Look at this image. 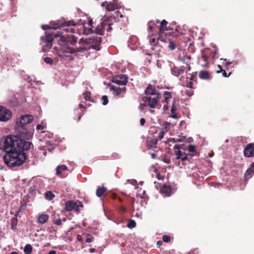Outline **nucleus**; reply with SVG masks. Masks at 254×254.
Returning a JSON list of instances; mask_svg holds the SVG:
<instances>
[{
  "label": "nucleus",
  "instance_id": "nucleus-24",
  "mask_svg": "<svg viewBox=\"0 0 254 254\" xmlns=\"http://www.w3.org/2000/svg\"><path fill=\"white\" fill-rule=\"evenodd\" d=\"M101 44V37H99L96 39L95 41L92 42V48L97 50L99 51L100 50V46Z\"/></svg>",
  "mask_w": 254,
  "mask_h": 254
},
{
  "label": "nucleus",
  "instance_id": "nucleus-11",
  "mask_svg": "<svg viewBox=\"0 0 254 254\" xmlns=\"http://www.w3.org/2000/svg\"><path fill=\"white\" fill-rule=\"evenodd\" d=\"M121 3L118 0H113L112 1L107 4L106 9L107 11H113L115 9L121 8Z\"/></svg>",
  "mask_w": 254,
  "mask_h": 254
},
{
  "label": "nucleus",
  "instance_id": "nucleus-20",
  "mask_svg": "<svg viewBox=\"0 0 254 254\" xmlns=\"http://www.w3.org/2000/svg\"><path fill=\"white\" fill-rule=\"evenodd\" d=\"M105 31L104 20L95 28V32L98 35H102Z\"/></svg>",
  "mask_w": 254,
  "mask_h": 254
},
{
  "label": "nucleus",
  "instance_id": "nucleus-30",
  "mask_svg": "<svg viewBox=\"0 0 254 254\" xmlns=\"http://www.w3.org/2000/svg\"><path fill=\"white\" fill-rule=\"evenodd\" d=\"M32 251V247L30 244H27L24 248L25 254H31Z\"/></svg>",
  "mask_w": 254,
  "mask_h": 254
},
{
  "label": "nucleus",
  "instance_id": "nucleus-25",
  "mask_svg": "<svg viewBox=\"0 0 254 254\" xmlns=\"http://www.w3.org/2000/svg\"><path fill=\"white\" fill-rule=\"evenodd\" d=\"M106 190L107 189L105 187H99L96 190V194L98 197H100Z\"/></svg>",
  "mask_w": 254,
  "mask_h": 254
},
{
  "label": "nucleus",
  "instance_id": "nucleus-52",
  "mask_svg": "<svg viewBox=\"0 0 254 254\" xmlns=\"http://www.w3.org/2000/svg\"><path fill=\"white\" fill-rule=\"evenodd\" d=\"M77 240L79 242H82V236L80 235H77Z\"/></svg>",
  "mask_w": 254,
  "mask_h": 254
},
{
  "label": "nucleus",
  "instance_id": "nucleus-46",
  "mask_svg": "<svg viewBox=\"0 0 254 254\" xmlns=\"http://www.w3.org/2000/svg\"><path fill=\"white\" fill-rule=\"evenodd\" d=\"M176 110H177V108H176V106L175 105V101H174V103L173 104L172 107H171L172 113H173Z\"/></svg>",
  "mask_w": 254,
  "mask_h": 254
},
{
  "label": "nucleus",
  "instance_id": "nucleus-39",
  "mask_svg": "<svg viewBox=\"0 0 254 254\" xmlns=\"http://www.w3.org/2000/svg\"><path fill=\"white\" fill-rule=\"evenodd\" d=\"M196 72L192 73L191 74V76L190 78V81H195L196 80Z\"/></svg>",
  "mask_w": 254,
  "mask_h": 254
},
{
  "label": "nucleus",
  "instance_id": "nucleus-47",
  "mask_svg": "<svg viewBox=\"0 0 254 254\" xmlns=\"http://www.w3.org/2000/svg\"><path fill=\"white\" fill-rule=\"evenodd\" d=\"M180 159H181L182 161H186V160H187V156L185 154V153H184L183 155L181 157V158H180Z\"/></svg>",
  "mask_w": 254,
  "mask_h": 254
},
{
  "label": "nucleus",
  "instance_id": "nucleus-6",
  "mask_svg": "<svg viewBox=\"0 0 254 254\" xmlns=\"http://www.w3.org/2000/svg\"><path fill=\"white\" fill-rule=\"evenodd\" d=\"M11 118V111L3 107L0 106V121L5 122Z\"/></svg>",
  "mask_w": 254,
  "mask_h": 254
},
{
  "label": "nucleus",
  "instance_id": "nucleus-60",
  "mask_svg": "<svg viewBox=\"0 0 254 254\" xmlns=\"http://www.w3.org/2000/svg\"><path fill=\"white\" fill-rule=\"evenodd\" d=\"M162 244V242L161 241H158L157 242V245L159 247Z\"/></svg>",
  "mask_w": 254,
  "mask_h": 254
},
{
  "label": "nucleus",
  "instance_id": "nucleus-8",
  "mask_svg": "<svg viewBox=\"0 0 254 254\" xmlns=\"http://www.w3.org/2000/svg\"><path fill=\"white\" fill-rule=\"evenodd\" d=\"M128 80L127 76L125 74H121L117 75L112 79V82L120 85H125L127 84Z\"/></svg>",
  "mask_w": 254,
  "mask_h": 254
},
{
  "label": "nucleus",
  "instance_id": "nucleus-32",
  "mask_svg": "<svg viewBox=\"0 0 254 254\" xmlns=\"http://www.w3.org/2000/svg\"><path fill=\"white\" fill-rule=\"evenodd\" d=\"M136 226V223L134 220H129L127 226L128 228L130 229H132L134 228Z\"/></svg>",
  "mask_w": 254,
  "mask_h": 254
},
{
  "label": "nucleus",
  "instance_id": "nucleus-36",
  "mask_svg": "<svg viewBox=\"0 0 254 254\" xmlns=\"http://www.w3.org/2000/svg\"><path fill=\"white\" fill-rule=\"evenodd\" d=\"M162 240L166 243H169L171 241V237L170 236L163 235L162 237Z\"/></svg>",
  "mask_w": 254,
  "mask_h": 254
},
{
  "label": "nucleus",
  "instance_id": "nucleus-61",
  "mask_svg": "<svg viewBox=\"0 0 254 254\" xmlns=\"http://www.w3.org/2000/svg\"><path fill=\"white\" fill-rule=\"evenodd\" d=\"M95 252V249L93 248H91L89 250V252L91 253H94Z\"/></svg>",
  "mask_w": 254,
  "mask_h": 254
},
{
  "label": "nucleus",
  "instance_id": "nucleus-19",
  "mask_svg": "<svg viewBox=\"0 0 254 254\" xmlns=\"http://www.w3.org/2000/svg\"><path fill=\"white\" fill-rule=\"evenodd\" d=\"M168 24V22L166 20H163L160 23L159 34V35H163V33L164 31H167L168 30L167 25Z\"/></svg>",
  "mask_w": 254,
  "mask_h": 254
},
{
  "label": "nucleus",
  "instance_id": "nucleus-27",
  "mask_svg": "<svg viewBox=\"0 0 254 254\" xmlns=\"http://www.w3.org/2000/svg\"><path fill=\"white\" fill-rule=\"evenodd\" d=\"M105 30H106L107 32H111L112 28L111 27V23L110 22V18H107L106 20H104Z\"/></svg>",
  "mask_w": 254,
  "mask_h": 254
},
{
  "label": "nucleus",
  "instance_id": "nucleus-31",
  "mask_svg": "<svg viewBox=\"0 0 254 254\" xmlns=\"http://www.w3.org/2000/svg\"><path fill=\"white\" fill-rule=\"evenodd\" d=\"M163 96L164 97L166 103L167 104H168V102H167L168 99L172 98L171 93L169 91H165L163 94Z\"/></svg>",
  "mask_w": 254,
  "mask_h": 254
},
{
  "label": "nucleus",
  "instance_id": "nucleus-29",
  "mask_svg": "<svg viewBox=\"0 0 254 254\" xmlns=\"http://www.w3.org/2000/svg\"><path fill=\"white\" fill-rule=\"evenodd\" d=\"M45 196L46 199L51 200L55 197V195L52 191H49L45 193Z\"/></svg>",
  "mask_w": 254,
  "mask_h": 254
},
{
  "label": "nucleus",
  "instance_id": "nucleus-9",
  "mask_svg": "<svg viewBox=\"0 0 254 254\" xmlns=\"http://www.w3.org/2000/svg\"><path fill=\"white\" fill-rule=\"evenodd\" d=\"M65 47V49L63 50L62 52L63 53H69V54H75L77 52H82L85 50V48L84 47H77V48H72L68 46L67 44L63 45Z\"/></svg>",
  "mask_w": 254,
  "mask_h": 254
},
{
  "label": "nucleus",
  "instance_id": "nucleus-13",
  "mask_svg": "<svg viewBox=\"0 0 254 254\" xmlns=\"http://www.w3.org/2000/svg\"><path fill=\"white\" fill-rule=\"evenodd\" d=\"M160 191L164 196H169L171 194L172 189L169 185H164L161 187Z\"/></svg>",
  "mask_w": 254,
  "mask_h": 254
},
{
  "label": "nucleus",
  "instance_id": "nucleus-2",
  "mask_svg": "<svg viewBox=\"0 0 254 254\" xmlns=\"http://www.w3.org/2000/svg\"><path fill=\"white\" fill-rule=\"evenodd\" d=\"M33 120V117L32 115L21 116L15 127L16 134L24 139H30L33 136L34 129L33 126L29 124Z\"/></svg>",
  "mask_w": 254,
  "mask_h": 254
},
{
  "label": "nucleus",
  "instance_id": "nucleus-12",
  "mask_svg": "<svg viewBox=\"0 0 254 254\" xmlns=\"http://www.w3.org/2000/svg\"><path fill=\"white\" fill-rule=\"evenodd\" d=\"M19 137V138L21 139V144L19 145L20 146L19 147L21 148L20 153H25L24 151L28 150L31 148H32L33 147V145L31 142L25 141V140H27L26 139H24L20 136Z\"/></svg>",
  "mask_w": 254,
  "mask_h": 254
},
{
  "label": "nucleus",
  "instance_id": "nucleus-55",
  "mask_svg": "<svg viewBox=\"0 0 254 254\" xmlns=\"http://www.w3.org/2000/svg\"><path fill=\"white\" fill-rule=\"evenodd\" d=\"M130 183L133 185V186H135L137 184V181L135 180H132L130 182Z\"/></svg>",
  "mask_w": 254,
  "mask_h": 254
},
{
  "label": "nucleus",
  "instance_id": "nucleus-22",
  "mask_svg": "<svg viewBox=\"0 0 254 254\" xmlns=\"http://www.w3.org/2000/svg\"><path fill=\"white\" fill-rule=\"evenodd\" d=\"M199 77L201 79L209 80L210 79V75L207 71L201 70L199 72Z\"/></svg>",
  "mask_w": 254,
  "mask_h": 254
},
{
  "label": "nucleus",
  "instance_id": "nucleus-53",
  "mask_svg": "<svg viewBox=\"0 0 254 254\" xmlns=\"http://www.w3.org/2000/svg\"><path fill=\"white\" fill-rule=\"evenodd\" d=\"M144 103L143 104H140L139 108L140 110L143 111L144 110V107H145Z\"/></svg>",
  "mask_w": 254,
  "mask_h": 254
},
{
  "label": "nucleus",
  "instance_id": "nucleus-54",
  "mask_svg": "<svg viewBox=\"0 0 254 254\" xmlns=\"http://www.w3.org/2000/svg\"><path fill=\"white\" fill-rule=\"evenodd\" d=\"M43 128V127L41 125H38L36 127V129L37 130L42 129Z\"/></svg>",
  "mask_w": 254,
  "mask_h": 254
},
{
  "label": "nucleus",
  "instance_id": "nucleus-59",
  "mask_svg": "<svg viewBox=\"0 0 254 254\" xmlns=\"http://www.w3.org/2000/svg\"><path fill=\"white\" fill-rule=\"evenodd\" d=\"M48 254H56V251L54 250L51 251L48 253Z\"/></svg>",
  "mask_w": 254,
  "mask_h": 254
},
{
  "label": "nucleus",
  "instance_id": "nucleus-4",
  "mask_svg": "<svg viewBox=\"0 0 254 254\" xmlns=\"http://www.w3.org/2000/svg\"><path fill=\"white\" fill-rule=\"evenodd\" d=\"M145 96L142 98L145 106H148L151 109L156 108L161 97L160 93L154 86L149 84L145 90Z\"/></svg>",
  "mask_w": 254,
  "mask_h": 254
},
{
  "label": "nucleus",
  "instance_id": "nucleus-41",
  "mask_svg": "<svg viewBox=\"0 0 254 254\" xmlns=\"http://www.w3.org/2000/svg\"><path fill=\"white\" fill-rule=\"evenodd\" d=\"M222 72V75L224 77H228L230 76V75L231 74V73H229L228 75H227V73L226 72L225 70H223V69H221V71H217V73H219V72Z\"/></svg>",
  "mask_w": 254,
  "mask_h": 254
},
{
  "label": "nucleus",
  "instance_id": "nucleus-42",
  "mask_svg": "<svg viewBox=\"0 0 254 254\" xmlns=\"http://www.w3.org/2000/svg\"><path fill=\"white\" fill-rule=\"evenodd\" d=\"M163 126L164 128L168 129L170 127V123L168 122H165L163 123Z\"/></svg>",
  "mask_w": 254,
  "mask_h": 254
},
{
  "label": "nucleus",
  "instance_id": "nucleus-43",
  "mask_svg": "<svg viewBox=\"0 0 254 254\" xmlns=\"http://www.w3.org/2000/svg\"><path fill=\"white\" fill-rule=\"evenodd\" d=\"M188 150L190 152H193L195 151L194 146L192 145H189Z\"/></svg>",
  "mask_w": 254,
  "mask_h": 254
},
{
  "label": "nucleus",
  "instance_id": "nucleus-5",
  "mask_svg": "<svg viewBox=\"0 0 254 254\" xmlns=\"http://www.w3.org/2000/svg\"><path fill=\"white\" fill-rule=\"evenodd\" d=\"M54 35L53 34H48L45 36L41 37V42L40 44L42 46L41 50L43 52H47L49 51L52 46Z\"/></svg>",
  "mask_w": 254,
  "mask_h": 254
},
{
  "label": "nucleus",
  "instance_id": "nucleus-15",
  "mask_svg": "<svg viewBox=\"0 0 254 254\" xmlns=\"http://www.w3.org/2000/svg\"><path fill=\"white\" fill-rule=\"evenodd\" d=\"M254 175V162H253L250 167L247 169L245 173V177L247 179L251 178Z\"/></svg>",
  "mask_w": 254,
  "mask_h": 254
},
{
  "label": "nucleus",
  "instance_id": "nucleus-34",
  "mask_svg": "<svg viewBox=\"0 0 254 254\" xmlns=\"http://www.w3.org/2000/svg\"><path fill=\"white\" fill-rule=\"evenodd\" d=\"M86 239L85 240V242L87 243H91L93 241L94 238L90 234H86Z\"/></svg>",
  "mask_w": 254,
  "mask_h": 254
},
{
  "label": "nucleus",
  "instance_id": "nucleus-33",
  "mask_svg": "<svg viewBox=\"0 0 254 254\" xmlns=\"http://www.w3.org/2000/svg\"><path fill=\"white\" fill-rule=\"evenodd\" d=\"M43 61L45 63L47 64H49L50 65H52L54 62L53 60L51 58L48 57L44 58Z\"/></svg>",
  "mask_w": 254,
  "mask_h": 254
},
{
  "label": "nucleus",
  "instance_id": "nucleus-17",
  "mask_svg": "<svg viewBox=\"0 0 254 254\" xmlns=\"http://www.w3.org/2000/svg\"><path fill=\"white\" fill-rule=\"evenodd\" d=\"M160 22V21L158 20H151L148 22V33H150L151 32H152L157 27V24Z\"/></svg>",
  "mask_w": 254,
  "mask_h": 254
},
{
  "label": "nucleus",
  "instance_id": "nucleus-37",
  "mask_svg": "<svg viewBox=\"0 0 254 254\" xmlns=\"http://www.w3.org/2000/svg\"><path fill=\"white\" fill-rule=\"evenodd\" d=\"M168 48L171 50H174L176 48L175 44L172 41H170V40H169Z\"/></svg>",
  "mask_w": 254,
  "mask_h": 254
},
{
  "label": "nucleus",
  "instance_id": "nucleus-7",
  "mask_svg": "<svg viewBox=\"0 0 254 254\" xmlns=\"http://www.w3.org/2000/svg\"><path fill=\"white\" fill-rule=\"evenodd\" d=\"M82 204L79 205L77 202L73 200H68L65 202V209L67 211H71L72 210L78 211L79 207H82Z\"/></svg>",
  "mask_w": 254,
  "mask_h": 254
},
{
  "label": "nucleus",
  "instance_id": "nucleus-56",
  "mask_svg": "<svg viewBox=\"0 0 254 254\" xmlns=\"http://www.w3.org/2000/svg\"><path fill=\"white\" fill-rule=\"evenodd\" d=\"M202 60L204 62H206V61H207V58L204 55H202Z\"/></svg>",
  "mask_w": 254,
  "mask_h": 254
},
{
  "label": "nucleus",
  "instance_id": "nucleus-51",
  "mask_svg": "<svg viewBox=\"0 0 254 254\" xmlns=\"http://www.w3.org/2000/svg\"><path fill=\"white\" fill-rule=\"evenodd\" d=\"M42 28L44 30L51 29V27L48 25H44L42 26Z\"/></svg>",
  "mask_w": 254,
  "mask_h": 254
},
{
  "label": "nucleus",
  "instance_id": "nucleus-10",
  "mask_svg": "<svg viewBox=\"0 0 254 254\" xmlns=\"http://www.w3.org/2000/svg\"><path fill=\"white\" fill-rule=\"evenodd\" d=\"M244 155L246 157H254V143L248 144L244 149Z\"/></svg>",
  "mask_w": 254,
  "mask_h": 254
},
{
  "label": "nucleus",
  "instance_id": "nucleus-16",
  "mask_svg": "<svg viewBox=\"0 0 254 254\" xmlns=\"http://www.w3.org/2000/svg\"><path fill=\"white\" fill-rule=\"evenodd\" d=\"M111 90L114 91V94L116 96L119 95L122 92L125 93L126 92V88L125 87L121 88L112 86Z\"/></svg>",
  "mask_w": 254,
  "mask_h": 254
},
{
  "label": "nucleus",
  "instance_id": "nucleus-45",
  "mask_svg": "<svg viewBox=\"0 0 254 254\" xmlns=\"http://www.w3.org/2000/svg\"><path fill=\"white\" fill-rule=\"evenodd\" d=\"M54 224L57 225H61L62 224V220L61 219L59 218L57 220H56L54 221Z\"/></svg>",
  "mask_w": 254,
  "mask_h": 254
},
{
  "label": "nucleus",
  "instance_id": "nucleus-50",
  "mask_svg": "<svg viewBox=\"0 0 254 254\" xmlns=\"http://www.w3.org/2000/svg\"><path fill=\"white\" fill-rule=\"evenodd\" d=\"M186 86L190 88H192V82L191 81H190L188 83H187Z\"/></svg>",
  "mask_w": 254,
  "mask_h": 254
},
{
  "label": "nucleus",
  "instance_id": "nucleus-1",
  "mask_svg": "<svg viewBox=\"0 0 254 254\" xmlns=\"http://www.w3.org/2000/svg\"><path fill=\"white\" fill-rule=\"evenodd\" d=\"M16 134L15 136L7 135L0 140V149L5 152L3 160L9 167H18L26 159L25 153H20L21 139Z\"/></svg>",
  "mask_w": 254,
  "mask_h": 254
},
{
  "label": "nucleus",
  "instance_id": "nucleus-21",
  "mask_svg": "<svg viewBox=\"0 0 254 254\" xmlns=\"http://www.w3.org/2000/svg\"><path fill=\"white\" fill-rule=\"evenodd\" d=\"M184 72L183 69L179 68L177 67H174L171 69V73L173 75L178 77L180 75L183 74Z\"/></svg>",
  "mask_w": 254,
  "mask_h": 254
},
{
  "label": "nucleus",
  "instance_id": "nucleus-35",
  "mask_svg": "<svg viewBox=\"0 0 254 254\" xmlns=\"http://www.w3.org/2000/svg\"><path fill=\"white\" fill-rule=\"evenodd\" d=\"M84 98L86 101H89L91 96V92L90 91H86L83 93Z\"/></svg>",
  "mask_w": 254,
  "mask_h": 254
},
{
  "label": "nucleus",
  "instance_id": "nucleus-23",
  "mask_svg": "<svg viewBox=\"0 0 254 254\" xmlns=\"http://www.w3.org/2000/svg\"><path fill=\"white\" fill-rule=\"evenodd\" d=\"M179 145H176L174 147L175 149V153L176 155V159H180V158L183 155L185 152H182L181 151Z\"/></svg>",
  "mask_w": 254,
  "mask_h": 254
},
{
  "label": "nucleus",
  "instance_id": "nucleus-40",
  "mask_svg": "<svg viewBox=\"0 0 254 254\" xmlns=\"http://www.w3.org/2000/svg\"><path fill=\"white\" fill-rule=\"evenodd\" d=\"M165 132L163 130L161 131L159 133L158 135V139L159 140L162 139L164 136Z\"/></svg>",
  "mask_w": 254,
  "mask_h": 254
},
{
  "label": "nucleus",
  "instance_id": "nucleus-62",
  "mask_svg": "<svg viewBox=\"0 0 254 254\" xmlns=\"http://www.w3.org/2000/svg\"><path fill=\"white\" fill-rule=\"evenodd\" d=\"M186 94L189 96H190L192 95V93H190L189 91H186Z\"/></svg>",
  "mask_w": 254,
  "mask_h": 254
},
{
  "label": "nucleus",
  "instance_id": "nucleus-18",
  "mask_svg": "<svg viewBox=\"0 0 254 254\" xmlns=\"http://www.w3.org/2000/svg\"><path fill=\"white\" fill-rule=\"evenodd\" d=\"M49 219V215L46 214H41L39 215L37 222L40 224L45 223Z\"/></svg>",
  "mask_w": 254,
  "mask_h": 254
},
{
  "label": "nucleus",
  "instance_id": "nucleus-3",
  "mask_svg": "<svg viewBox=\"0 0 254 254\" xmlns=\"http://www.w3.org/2000/svg\"><path fill=\"white\" fill-rule=\"evenodd\" d=\"M76 23L73 20L65 21L64 25L62 26L64 32H58L54 34V37H59L61 40L62 45L66 44L73 46L77 43V38L72 33H74V29L70 26H75Z\"/></svg>",
  "mask_w": 254,
  "mask_h": 254
},
{
  "label": "nucleus",
  "instance_id": "nucleus-63",
  "mask_svg": "<svg viewBox=\"0 0 254 254\" xmlns=\"http://www.w3.org/2000/svg\"><path fill=\"white\" fill-rule=\"evenodd\" d=\"M168 107L167 106V105H164L163 106V109L164 111H166L167 109H168Z\"/></svg>",
  "mask_w": 254,
  "mask_h": 254
},
{
  "label": "nucleus",
  "instance_id": "nucleus-14",
  "mask_svg": "<svg viewBox=\"0 0 254 254\" xmlns=\"http://www.w3.org/2000/svg\"><path fill=\"white\" fill-rule=\"evenodd\" d=\"M149 42L151 44V46L153 47L156 46L158 43L159 40H160L162 42H166V39H164V38L162 37V35H159V37L157 38V40L155 38L153 37L152 36H149ZM152 50H154L153 48H152Z\"/></svg>",
  "mask_w": 254,
  "mask_h": 254
},
{
  "label": "nucleus",
  "instance_id": "nucleus-64",
  "mask_svg": "<svg viewBox=\"0 0 254 254\" xmlns=\"http://www.w3.org/2000/svg\"><path fill=\"white\" fill-rule=\"evenodd\" d=\"M151 157L153 159H155L156 158V155L154 153L151 154Z\"/></svg>",
  "mask_w": 254,
  "mask_h": 254
},
{
  "label": "nucleus",
  "instance_id": "nucleus-28",
  "mask_svg": "<svg viewBox=\"0 0 254 254\" xmlns=\"http://www.w3.org/2000/svg\"><path fill=\"white\" fill-rule=\"evenodd\" d=\"M92 24H93V21L92 19H90L88 23V25L90 27L88 28V31H86V28L84 27V34H88L90 33H91L93 32L92 30Z\"/></svg>",
  "mask_w": 254,
  "mask_h": 254
},
{
  "label": "nucleus",
  "instance_id": "nucleus-26",
  "mask_svg": "<svg viewBox=\"0 0 254 254\" xmlns=\"http://www.w3.org/2000/svg\"><path fill=\"white\" fill-rule=\"evenodd\" d=\"M67 167L64 165H59L57 166L56 169V175H60L62 173L63 171L67 170Z\"/></svg>",
  "mask_w": 254,
  "mask_h": 254
},
{
  "label": "nucleus",
  "instance_id": "nucleus-58",
  "mask_svg": "<svg viewBox=\"0 0 254 254\" xmlns=\"http://www.w3.org/2000/svg\"><path fill=\"white\" fill-rule=\"evenodd\" d=\"M157 178L159 180H163V177L161 176L159 174H158V175H157Z\"/></svg>",
  "mask_w": 254,
  "mask_h": 254
},
{
  "label": "nucleus",
  "instance_id": "nucleus-38",
  "mask_svg": "<svg viewBox=\"0 0 254 254\" xmlns=\"http://www.w3.org/2000/svg\"><path fill=\"white\" fill-rule=\"evenodd\" d=\"M102 99L103 100V105H106L108 103V98L107 96L104 95L102 96Z\"/></svg>",
  "mask_w": 254,
  "mask_h": 254
},
{
  "label": "nucleus",
  "instance_id": "nucleus-48",
  "mask_svg": "<svg viewBox=\"0 0 254 254\" xmlns=\"http://www.w3.org/2000/svg\"><path fill=\"white\" fill-rule=\"evenodd\" d=\"M119 209H120V212H122V213L125 212L126 211V208L123 206H120Z\"/></svg>",
  "mask_w": 254,
  "mask_h": 254
},
{
  "label": "nucleus",
  "instance_id": "nucleus-57",
  "mask_svg": "<svg viewBox=\"0 0 254 254\" xmlns=\"http://www.w3.org/2000/svg\"><path fill=\"white\" fill-rule=\"evenodd\" d=\"M88 43V42L86 41V40H83V39H80L79 43L81 44V43Z\"/></svg>",
  "mask_w": 254,
  "mask_h": 254
},
{
  "label": "nucleus",
  "instance_id": "nucleus-49",
  "mask_svg": "<svg viewBox=\"0 0 254 254\" xmlns=\"http://www.w3.org/2000/svg\"><path fill=\"white\" fill-rule=\"evenodd\" d=\"M145 123V120L144 118H141L140 120V125L141 126H143L144 125Z\"/></svg>",
  "mask_w": 254,
  "mask_h": 254
},
{
  "label": "nucleus",
  "instance_id": "nucleus-44",
  "mask_svg": "<svg viewBox=\"0 0 254 254\" xmlns=\"http://www.w3.org/2000/svg\"><path fill=\"white\" fill-rule=\"evenodd\" d=\"M17 222L16 221H12L11 223V227L12 229H14V228L16 226Z\"/></svg>",
  "mask_w": 254,
  "mask_h": 254
}]
</instances>
